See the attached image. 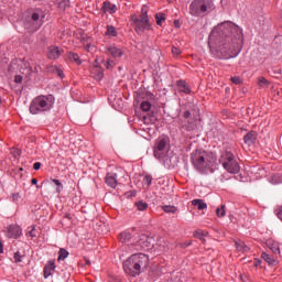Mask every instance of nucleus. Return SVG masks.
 I'll return each mask as SVG.
<instances>
[{"label":"nucleus","instance_id":"f257e3e1","mask_svg":"<svg viewBox=\"0 0 282 282\" xmlns=\"http://www.w3.org/2000/svg\"><path fill=\"white\" fill-rule=\"evenodd\" d=\"M243 47V33L241 29L230 22L218 24L209 34V50L218 58H235Z\"/></svg>","mask_w":282,"mask_h":282},{"label":"nucleus","instance_id":"f03ea898","mask_svg":"<svg viewBox=\"0 0 282 282\" xmlns=\"http://www.w3.org/2000/svg\"><path fill=\"white\" fill-rule=\"evenodd\" d=\"M191 160L194 169L199 173H207L208 171L213 173V166L217 162V156L204 150H196L192 153Z\"/></svg>","mask_w":282,"mask_h":282},{"label":"nucleus","instance_id":"7ed1b4c3","mask_svg":"<svg viewBox=\"0 0 282 282\" xmlns=\"http://www.w3.org/2000/svg\"><path fill=\"white\" fill-rule=\"evenodd\" d=\"M149 268V256L134 253L123 263V270L129 276H138Z\"/></svg>","mask_w":282,"mask_h":282},{"label":"nucleus","instance_id":"20e7f679","mask_svg":"<svg viewBox=\"0 0 282 282\" xmlns=\"http://www.w3.org/2000/svg\"><path fill=\"white\" fill-rule=\"evenodd\" d=\"M54 97L52 95L47 96H37L35 97L30 105V113L37 116V113H45L54 107Z\"/></svg>","mask_w":282,"mask_h":282},{"label":"nucleus","instance_id":"39448f33","mask_svg":"<svg viewBox=\"0 0 282 282\" xmlns=\"http://www.w3.org/2000/svg\"><path fill=\"white\" fill-rule=\"evenodd\" d=\"M131 25H133L137 34H144V32L151 30V22L149 20V14L144 8L141 9V14H133L130 17Z\"/></svg>","mask_w":282,"mask_h":282},{"label":"nucleus","instance_id":"423d86ee","mask_svg":"<svg viewBox=\"0 0 282 282\" xmlns=\"http://www.w3.org/2000/svg\"><path fill=\"white\" fill-rule=\"evenodd\" d=\"M215 10V3L212 0H194L189 4V14L192 17H204L208 12Z\"/></svg>","mask_w":282,"mask_h":282},{"label":"nucleus","instance_id":"0eeeda50","mask_svg":"<svg viewBox=\"0 0 282 282\" xmlns=\"http://www.w3.org/2000/svg\"><path fill=\"white\" fill-rule=\"evenodd\" d=\"M220 164H223V169L227 171V173H231V175H237L241 167L239 166V162L235 159V154L231 152H224L219 159Z\"/></svg>","mask_w":282,"mask_h":282},{"label":"nucleus","instance_id":"6e6552de","mask_svg":"<svg viewBox=\"0 0 282 282\" xmlns=\"http://www.w3.org/2000/svg\"><path fill=\"white\" fill-rule=\"evenodd\" d=\"M43 19H45V12L41 9H34L30 21L25 23V29L31 30V32H36L43 25Z\"/></svg>","mask_w":282,"mask_h":282},{"label":"nucleus","instance_id":"1a4fd4ad","mask_svg":"<svg viewBox=\"0 0 282 282\" xmlns=\"http://www.w3.org/2000/svg\"><path fill=\"white\" fill-rule=\"evenodd\" d=\"M169 147V137H160L155 141L154 145V158L160 160L164 153H166V148Z\"/></svg>","mask_w":282,"mask_h":282},{"label":"nucleus","instance_id":"9d476101","mask_svg":"<svg viewBox=\"0 0 282 282\" xmlns=\"http://www.w3.org/2000/svg\"><path fill=\"white\" fill-rule=\"evenodd\" d=\"M21 235H23L21 227L17 225H11L6 230V237H8V239H19Z\"/></svg>","mask_w":282,"mask_h":282},{"label":"nucleus","instance_id":"9b49d317","mask_svg":"<svg viewBox=\"0 0 282 282\" xmlns=\"http://www.w3.org/2000/svg\"><path fill=\"white\" fill-rule=\"evenodd\" d=\"M61 54H63V48H59L58 46H51L47 50V58L51 61H56L57 58H61Z\"/></svg>","mask_w":282,"mask_h":282},{"label":"nucleus","instance_id":"f8f14e48","mask_svg":"<svg viewBox=\"0 0 282 282\" xmlns=\"http://www.w3.org/2000/svg\"><path fill=\"white\" fill-rule=\"evenodd\" d=\"M107 54L108 56H112V58H121L124 53L122 52V48L112 45L107 47Z\"/></svg>","mask_w":282,"mask_h":282},{"label":"nucleus","instance_id":"ddd939ff","mask_svg":"<svg viewBox=\"0 0 282 282\" xmlns=\"http://www.w3.org/2000/svg\"><path fill=\"white\" fill-rule=\"evenodd\" d=\"M176 86L180 94H191V86L188 85V83H186V80H177Z\"/></svg>","mask_w":282,"mask_h":282},{"label":"nucleus","instance_id":"4468645a","mask_svg":"<svg viewBox=\"0 0 282 282\" xmlns=\"http://www.w3.org/2000/svg\"><path fill=\"white\" fill-rule=\"evenodd\" d=\"M116 177H118V174L116 173H108L106 175V184L110 186V188H116V186H118V180Z\"/></svg>","mask_w":282,"mask_h":282},{"label":"nucleus","instance_id":"2eb2a0df","mask_svg":"<svg viewBox=\"0 0 282 282\" xmlns=\"http://www.w3.org/2000/svg\"><path fill=\"white\" fill-rule=\"evenodd\" d=\"M56 270V264L54 260H50L47 264L44 267V276L47 279V276H52V273Z\"/></svg>","mask_w":282,"mask_h":282},{"label":"nucleus","instance_id":"dca6fc26","mask_svg":"<svg viewBox=\"0 0 282 282\" xmlns=\"http://www.w3.org/2000/svg\"><path fill=\"white\" fill-rule=\"evenodd\" d=\"M102 9L105 12H109L110 14H116V12H118V7L109 1H105L102 3Z\"/></svg>","mask_w":282,"mask_h":282},{"label":"nucleus","instance_id":"f3484780","mask_svg":"<svg viewBox=\"0 0 282 282\" xmlns=\"http://www.w3.org/2000/svg\"><path fill=\"white\" fill-rule=\"evenodd\" d=\"M268 248L273 252V254H281V246L279 242L274 240H268L267 242Z\"/></svg>","mask_w":282,"mask_h":282},{"label":"nucleus","instance_id":"a211bd4d","mask_svg":"<svg viewBox=\"0 0 282 282\" xmlns=\"http://www.w3.org/2000/svg\"><path fill=\"white\" fill-rule=\"evenodd\" d=\"M132 238L133 234H131V230L129 229L124 230L119 235V240L121 241V243H127V241H131Z\"/></svg>","mask_w":282,"mask_h":282},{"label":"nucleus","instance_id":"6ab92c4d","mask_svg":"<svg viewBox=\"0 0 282 282\" xmlns=\"http://www.w3.org/2000/svg\"><path fill=\"white\" fill-rule=\"evenodd\" d=\"M194 237H195V239H199V241H202V243H206V238L205 237H208V231L197 229V230L194 231Z\"/></svg>","mask_w":282,"mask_h":282},{"label":"nucleus","instance_id":"aec40b11","mask_svg":"<svg viewBox=\"0 0 282 282\" xmlns=\"http://www.w3.org/2000/svg\"><path fill=\"white\" fill-rule=\"evenodd\" d=\"M246 144H254L257 142V132H249L243 138Z\"/></svg>","mask_w":282,"mask_h":282},{"label":"nucleus","instance_id":"412c9836","mask_svg":"<svg viewBox=\"0 0 282 282\" xmlns=\"http://www.w3.org/2000/svg\"><path fill=\"white\" fill-rule=\"evenodd\" d=\"M21 68L20 72L21 74H30L32 72V65L29 62L21 61Z\"/></svg>","mask_w":282,"mask_h":282},{"label":"nucleus","instance_id":"4be33fe9","mask_svg":"<svg viewBox=\"0 0 282 282\" xmlns=\"http://www.w3.org/2000/svg\"><path fill=\"white\" fill-rule=\"evenodd\" d=\"M236 248L238 252H250V247L246 245V242L239 240L236 241Z\"/></svg>","mask_w":282,"mask_h":282},{"label":"nucleus","instance_id":"5701e85b","mask_svg":"<svg viewBox=\"0 0 282 282\" xmlns=\"http://www.w3.org/2000/svg\"><path fill=\"white\" fill-rule=\"evenodd\" d=\"M192 205L196 206L198 210H206V208H208V205H206L202 199L192 200Z\"/></svg>","mask_w":282,"mask_h":282},{"label":"nucleus","instance_id":"b1692460","mask_svg":"<svg viewBox=\"0 0 282 282\" xmlns=\"http://www.w3.org/2000/svg\"><path fill=\"white\" fill-rule=\"evenodd\" d=\"M261 258L263 259V261L269 263V265H274V263H276V260L274 259V257H272L265 252H262Z\"/></svg>","mask_w":282,"mask_h":282},{"label":"nucleus","instance_id":"393cba45","mask_svg":"<svg viewBox=\"0 0 282 282\" xmlns=\"http://www.w3.org/2000/svg\"><path fill=\"white\" fill-rule=\"evenodd\" d=\"M164 213H167L170 215H175L177 213V207L172 206V205H164L163 207Z\"/></svg>","mask_w":282,"mask_h":282},{"label":"nucleus","instance_id":"a878e982","mask_svg":"<svg viewBox=\"0 0 282 282\" xmlns=\"http://www.w3.org/2000/svg\"><path fill=\"white\" fill-rule=\"evenodd\" d=\"M25 257V252H23V251H17L15 253H14V257H13V259H14V262L15 263H21L22 261H23V258Z\"/></svg>","mask_w":282,"mask_h":282},{"label":"nucleus","instance_id":"bb28decb","mask_svg":"<svg viewBox=\"0 0 282 282\" xmlns=\"http://www.w3.org/2000/svg\"><path fill=\"white\" fill-rule=\"evenodd\" d=\"M137 210L144 212L149 208V204L144 203L143 200H139L135 203Z\"/></svg>","mask_w":282,"mask_h":282},{"label":"nucleus","instance_id":"cd10ccee","mask_svg":"<svg viewBox=\"0 0 282 282\" xmlns=\"http://www.w3.org/2000/svg\"><path fill=\"white\" fill-rule=\"evenodd\" d=\"M67 257H69V252L65 249H59L58 261H65V259H67Z\"/></svg>","mask_w":282,"mask_h":282},{"label":"nucleus","instance_id":"c85d7f7f","mask_svg":"<svg viewBox=\"0 0 282 282\" xmlns=\"http://www.w3.org/2000/svg\"><path fill=\"white\" fill-rule=\"evenodd\" d=\"M155 21L156 24L162 25L163 21H166V15H164V13H156Z\"/></svg>","mask_w":282,"mask_h":282},{"label":"nucleus","instance_id":"c756f323","mask_svg":"<svg viewBox=\"0 0 282 282\" xmlns=\"http://www.w3.org/2000/svg\"><path fill=\"white\" fill-rule=\"evenodd\" d=\"M69 61H73V63H77V65H80V57L76 53H69L68 54Z\"/></svg>","mask_w":282,"mask_h":282},{"label":"nucleus","instance_id":"7c9ffc66","mask_svg":"<svg viewBox=\"0 0 282 282\" xmlns=\"http://www.w3.org/2000/svg\"><path fill=\"white\" fill-rule=\"evenodd\" d=\"M106 34L108 36H118V31L115 29V26L108 25Z\"/></svg>","mask_w":282,"mask_h":282},{"label":"nucleus","instance_id":"2f4dec72","mask_svg":"<svg viewBox=\"0 0 282 282\" xmlns=\"http://www.w3.org/2000/svg\"><path fill=\"white\" fill-rule=\"evenodd\" d=\"M217 217H226V205H221L216 209Z\"/></svg>","mask_w":282,"mask_h":282},{"label":"nucleus","instance_id":"473e14b6","mask_svg":"<svg viewBox=\"0 0 282 282\" xmlns=\"http://www.w3.org/2000/svg\"><path fill=\"white\" fill-rule=\"evenodd\" d=\"M258 85H259V87H269L270 82H268V79H265V77H260L258 79Z\"/></svg>","mask_w":282,"mask_h":282},{"label":"nucleus","instance_id":"72a5a7b5","mask_svg":"<svg viewBox=\"0 0 282 282\" xmlns=\"http://www.w3.org/2000/svg\"><path fill=\"white\" fill-rule=\"evenodd\" d=\"M153 182V176L151 175H145L143 177V184L149 188V186H151V183Z\"/></svg>","mask_w":282,"mask_h":282},{"label":"nucleus","instance_id":"f704fd0d","mask_svg":"<svg viewBox=\"0 0 282 282\" xmlns=\"http://www.w3.org/2000/svg\"><path fill=\"white\" fill-rule=\"evenodd\" d=\"M140 109H142L143 111H151V102L149 101L141 102Z\"/></svg>","mask_w":282,"mask_h":282},{"label":"nucleus","instance_id":"c9c22d12","mask_svg":"<svg viewBox=\"0 0 282 282\" xmlns=\"http://www.w3.org/2000/svg\"><path fill=\"white\" fill-rule=\"evenodd\" d=\"M195 127H196L195 122H191V121H188L187 126L186 124H182V128L186 129V131H193V130H195Z\"/></svg>","mask_w":282,"mask_h":282},{"label":"nucleus","instance_id":"e433bc0d","mask_svg":"<svg viewBox=\"0 0 282 282\" xmlns=\"http://www.w3.org/2000/svg\"><path fill=\"white\" fill-rule=\"evenodd\" d=\"M26 237H31V238L36 237V229L34 227H29L26 231Z\"/></svg>","mask_w":282,"mask_h":282},{"label":"nucleus","instance_id":"4c0bfd02","mask_svg":"<svg viewBox=\"0 0 282 282\" xmlns=\"http://www.w3.org/2000/svg\"><path fill=\"white\" fill-rule=\"evenodd\" d=\"M59 8L61 10H67V8H69V0H62L59 2Z\"/></svg>","mask_w":282,"mask_h":282},{"label":"nucleus","instance_id":"58836bf2","mask_svg":"<svg viewBox=\"0 0 282 282\" xmlns=\"http://www.w3.org/2000/svg\"><path fill=\"white\" fill-rule=\"evenodd\" d=\"M106 67H107V69H113V67H116V61L109 58V59L107 61V63H106Z\"/></svg>","mask_w":282,"mask_h":282},{"label":"nucleus","instance_id":"ea45409f","mask_svg":"<svg viewBox=\"0 0 282 282\" xmlns=\"http://www.w3.org/2000/svg\"><path fill=\"white\" fill-rule=\"evenodd\" d=\"M53 182H54V184H55L56 186H58V187H57V193H61V191H63V184L61 183V181H58V180H53Z\"/></svg>","mask_w":282,"mask_h":282},{"label":"nucleus","instance_id":"a19ab883","mask_svg":"<svg viewBox=\"0 0 282 282\" xmlns=\"http://www.w3.org/2000/svg\"><path fill=\"white\" fill-rule=\"evenodd\" d=\"M172 54H173V56H180V54H182V50L173 46L172 47Z\"/></svg>","mask_w":282,"mask_h":282},{"label":"nucleus","instance_id":"79ce46f5","mask_svg":"<svg viewBox=\"0 0 282 282\" xmlns=\"http://www.w3.org/2000/svg\"><path fill=\"white\" fill-rule=\"evenodd\" d=\"M231 83H234V85H241V78L240 77H231Z\"/></svg>","mask_w":282,"mask_h":282},{"label":"nucleus","instance_id":"37998d69","mask_svg":"<svg viewBox=\"0 0 282 282\" xmlns=\"http://www.w3.org/2000/svg\"><path fill=\"white\" fill-rule=\"evenodd\" d=\"M14 83H18V84L23 83V76H21V75H15V77H14Z\"/></svg>","mask_w":282,"mask_h":282},{"label":"nucleus","instance_id":"c03bdc74","mask_svg":"<svg viewBox=\"0 0 282 282\" xmlns=\"http://www.w3.org/2000/svg\"><path fill=\"white\" fill-rule=\"evenodd\" d=\"M12 199H13V202H19V199H21V194H19V193H13V194H12Z\"/></svg>","mask_w":282,"mask_h":282},{"label":"nucleus","instance_id":"a18cd8bd","mask_svg":"<svg viewBox=\"0 0 282 282\" xmlns=\"http://www.w3.org/2000/svg\"><path fill=\"white\" fill-rule=\"evenodd\" d=\"M55 72L57 76H59V78H63L65 76V74L61 70V68H56Z\"/></svg>","mask_w":282,"mask_h":282},{"label":"nucleus","instance_id":"49530a36","mask_svg":"<svg viewBox=\"0 0 282 282\" xmlns=\"http://www.w3.org/2000/svg\"><path fill=\"white\" fill-rule=\"evenodd\" d=\"M193 241H185L183 243H181L182 248H188V246H192Z\"/></svg>","mask_w":282,"mask_h":282},{"label":"nucleus","instance_id":"de8ad7c7","mask_svg":"<svg viewBox=\"0 0 282 282\" xmlns=\"http://www.w3.org/2000/svg\"><path fill=\"white\" fill-rule=\"evenodd\" d=\"M33 169H34V171H39L41 169V162H35L33 164Z\"/></svg>","mask_w":282,"mask_h":282},{"label":"nucleus","instance_id":"09e8293b","mask_svg":"<svg viewBox=\"0 0 282 282\" xmlns=\"http://www.w3.org/2000/svg\"><path fill=\"white\" fill-rule=\"evenodd\" d=\"M183 116L185 120H188V118H191V111L186 110Z\"/></svg>","mask_w":282,"mask_h":282},{"label":"nucleus","instance_id":"8fccbe9b","mask_svg":"<svg viewBox=\"0 0 282 282\" xmlns=\"http://www.w3.org/2000/svg\"><path fill=\"white\" fill-rule=\"evenodd\" d=\"M31 184H33L34 186H36V184H39V180L32 178V180H31Z\"/></svg>","mask_w":282,"mask_h":282},{"label":"nucleus","instance_id":"3c124183","mask_svg":"<svg viewBox=\"0 0 282 282\" xmlns=\"http://www.w3.org/2000/svg\"><path fill=\"white\" fill-rule=\"evenodd\" d=\"M91 47H94V46H91V44H87L86 45V51L89 52L91 50Z\"/></svg>","mask_w":282,"mask_h":282},{"label":"nucleus","instance_id":"603ef678","mask_svg":"<svg viewBox=\"0 0 282 282\" xmlns=\"http://www.w3.org/2000/svg\"><path fill=\"white\" fill-rule=\"evenodd\" d=\"M14 65H17V63L12 62L11 67H14Z\"/></svg>","mask_w":282,"mask_h":282},{"label":"nucleus","instance_id":"864d4df0","mask_svg":"<svg viewBox=\"0 0 282 282\" xmlns=\"http://www.w3.org/2000/svg\"><path fill=\"white\" fill-rule=\"evenodd\" d=\"M144 239H147V236H143V238L141 239V241H143Z\"/></svg>","mask_w":282,"mask_h":282},{"label":"nucleus","instance_id":"5fc2aeb1","mask_svg":"<svg viewBox=\"0 0 282 282\" xmlns=\"http://www.w3.org/2000/svg\"><path fill=\"white\" fill-rule=\"evenodd\" d=\"M99 78H102V74L101 73H99Z\"/></svg>","mask_w":282,"mask_h":282},{"label":"nucleus","instance_id":"6e6d98bb","mask_svg":"<svg viewBox=\"0 0 282 282\" xmlns=\"http://www.w3.org/2000/svg\"><path fill=\"white\" fill-rule=\"evenodd\" d=\"M133 230H135V228H132V229H131V232H133Z\"/></svg>","mask_w":282,"mask_h":282}]
</instances>
